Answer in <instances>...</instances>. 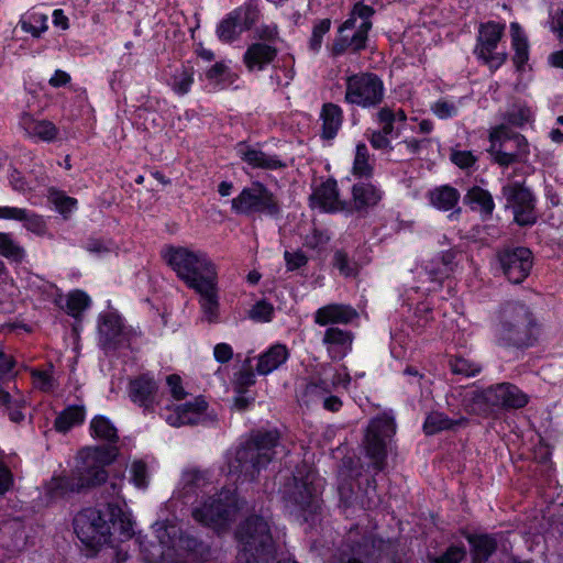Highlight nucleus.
Masks as SVG:
<instances>
[{
    "instance_id": "nucleus-1",
    "label": "nucleus",
    "mask_w": 563,
    "mask_h": 563,
    "mask_svg": "<svg viewBox=\"0 0 563 563\" xmlns=\"http://www.w3.org/2000/svg\"><path fill=\"white\" fill-rule=\"evenodd\" d=\"M110 525L118 527L128 538L133 533L132 521L118 503H108L106 514L97 508H86L74 518V530L78 539L92 549L108 541Z\"/></svg>"
},
{
    "instance_id": "nucleus-2",
    "label": "nucleus",
    "mask_w": 563,
    "mask_h": 563,
    "mask_svg": "<svg viewBox=\"0 0 563 563\" xmlns=\"http://www.w3.org/2000/svg\"><path fill=\"white\" fill-rule=\"evenodd\" d=\"M279 437L276 431H256L239 446L229 460V473L236 479L254 481L275 457Z\"/></svg>"
},
{
    "instance_id": "nucleus-3",
    "label": "nucleus",
    "mask_w": 563,
    "mask_h": 563,
    "mask_svg": "<svg viewBox=\"0 0 563 563\" xmlns=\"http://www.w3.org/2000/svg\"><path fill=\"white\" fill-rule=\"evenodd\" d=\"M163 256L189 288L201 290L217 285V268L206 252L185 246H168Z\"/></svg>"
},
{
    "instance_id": "nucleus-4",
    "label": "nucleus",
    "mask_w": 563,
    "mask_h": 563,
    "mask_svg": "<svg viewBox=\"0 0 563 563\" xmlns=\"http://www.w3.org/2000/svg\"><path fill=\"white\" fill-rule=\"evenodd\" d=\"M238 563H268L275 547L268 523L258 516L247 518L238 529Z\"/></svg>"
},
{
    "instance_id": "nucleus-5",
    "label": "nucleus",
    "mask_w": 563,
    "mask_h": 563,
    "mask_svg": "<svg viewBox=\"0 0 563 563\" xmlns=\"http://www.w3.org/2000/svg\"><path fill=\"white\" fill-rule=\"evenodd\" d=\"M118 455L113 445L85 448L80 450L77 465L71 471L80 490L89 489L104 483L108 478L106 466L111 464Z\"/></svg>"
},
{
    "instance_id": "nucleus-6",
    "label": "nucleus",
    "mask_w": 563,
    "mask_h": 563,
    "mask_svg": "<svg viewBox=\"0 0 563 563\" xmlns=\"http://www.w3.org/2000/svg\"><path fill=\"white\" fill-rule=\"evenodd\" d=\"M536 336V323L528 307L522 303H508L501 312L499 340L505 345L529 346Z\"/></svg>"
},
{
    "instance_id": "nucleus-7",
    "label": "nucleus",
    "mask_w": 563,
    "mask_h": 563,
    "mask_svg": "<svg viewBox=\"0 0 563 563\" xmlns=\"http://www.w3.org/2000/svg\"><path fill=\"white\" fill-rule=\"evenodd\" d=\"M374 10L365 4L356 3L351 16L339 27L338 36L330 48L332 56H339L347 49L358 52L365 47L367 32L372 27L369 18Z\"/></svg>"
},
{
    "instance_id": "nucleus-8",
    "label": "nucleus",
    "mask_w": 563,
    "mask_h": 563,
    "mask_svg": "<svg viewBox=\"0 0 563 563\" xmlns=\"http://www.w3.org/2000/svg\"><path fill=\"white\" fill-rule=\"evenodd\" d=\"M390 548V542L363 533L358 527L351 528L333 563H372Z\"/></svg>"
},
{
    "instance_id": "nucleus-9",
    "label": "nucleus",
    "mask_w": 563,
    "mask_h": 563,
    "mask_svg": "<svg viewBox=\"0 0 563 563\" xmlns=\"http://www.w3.org/2000/svg\"><path fill=\"white\" fill-rule=\"evenodd\" d=\"M385 96V88L382 79L373 73H358L347 76L345 79L346 103L362 108L378 107Z\"/></svg>"
},
{
    "instance_id": "nucleus-10",
    "label": "nucleus",
    "mask_w": 563,
    "mask_h": 563,
    "mask_svg": "<svg viewBox=\"0 0 563 563\" xmlns=\"http://www.w3.org/2000/svg\"><path fill=\"white\" fill-rule=\"evenodd\" d=\"M489 140L488 152L500 166H509L522 161L529 153L526 137L511 132L506 125L495 128L489 134Z\"/></svg>"
},
{
    "instance_id": "nucleus-11",
    "label": "nucleus",
    "mask_w": 563,
    "mask_h": 563,
    "mask_svg": "<svg viewBox=\"0 0 563 563\" xmlns=\"http://www.w3.org/2000/svg\"><path fill=\"white\" fill-rule=\"evenodd\" d=\"M232 210L238 214L251 216L254 213H265L276 217L280 212V207L275 195L269 191L262 183L255 181L250 187H245L232 199Z\"/></svg>"
},
{
    "instance_id": "nucleus-12",
    "label": "nucleus",
    "mask_w": 563,
    "mask_h": 563,
    "mask_svg": "<svg viewBox=\"0 0 563 563\" xmlns=\"http://www.w3.org/2000/svg\"><path fill=\"white\" fill-rule=\"evenodd\" d=\"M396 426L387 415L373 419L366 430L364 445L367 457L377 472L384 470L387 457V439L395 434Z\"/></svg>"
},
{
    "instance_id": "nucleus-13",
    "label": "nucleus",
    "mask_w": 563,
    "mask_h": 563,
    "mask_svg": "<svg viewBox=\"0 0 563 563\" xmlns=\"http://www.w3.org/2000/svg\"><path fill=\"white\" fill-rule=\"evenodd\" d=\"M154 530L158 544H151L146 548L141 543L144 559L148 563H158L159 561L166 562L172 560V552L177 548H181L185 540L181 536L180 528L174 523L156 522ZM187 547H191V543H196L195 540H186Z\"/></svg>"
},
{
    "instance_id": "nucleus-14",
    "label": "nucleus",
    "mask_w": 563,
    "mask_h": 563,
    "mask_svg": "<svg viewBox=\"0 0 563 563\" xmlns=\"http://www.w3.org/2000/svg\"><path fill=\"white\" fill-rule=\"evenodd\" d=\"M505 31V24L489 21L478 27L477 44L474 53L490 69H497L507 59L505 52H496Z\"/></svg>"
},
{
    "instance_id": "nucleus-15",
    "label": "nucleus",
    "mask_w": 563,
    "mask_h": 563,
    "mask_svg": "<svg viewBox=\"0 0 563 563\" xmlns=\"http://www.w3.org/2000/svg\"><path fill=\"white\" fill-rule=\"evenodd\" d=\"M234 511V498L229 490H225L218 496L209 497L201 507L195 508L192 517L202 525L221 529L231 520Z\"/></svg>"
},
{
    "instance_id": "nucleus-16",
    "label": "nucleus",
    "mask_w": 563,
    "mask_h": 563,
    "mask_svg": "<svg viewBox=\"0 0 563 563\" xmlns=\"http://www.w3.org/2000/svg\"><path fill=\"white\" fill-rule=\"evenodd\" d=\"M506 198V207L512 209L516 223L531 225L537 220L534 198L531 191L519 183L508 184L503 187Z\"/></svg>"
},
{
    "instance_id": "nucleus-17",
    "label": "nucleus",
    "mask_w": 563,
    "mask_h": 563,
    "mask_svg": "<svg viewBox=\"0 0 563 563\" xmlns=\"http://www.w3.org/2000/svg\"><path fill=\"white\" fill-rule=\"evenodd\" d=\"M500 267L512 284H520L532 267V253L527 247L506 249L498 253Z\"/></svg>"
},
{
    "instance_id": "nucleus-18",
    "label": "nucleus",
    "mask_w": 563,
    "mask_h": 563,
    "mask_svg": "<svg viewBox=\"0 0 563 563\" xmlns=\"http://www.w3.org/2000/svg\"><path fill=\"white\" fill-rule=\"evenodd\" d=\"M284 497L302 511L316 514L320 508L319 499L316 494V489L312 486L310 475H307L302 479H298L297 476H294L291 483L286 485Z\"/></svg>"
},
{
    "instance_id": "nucleus-19",
    "label": "nucleus",
    "mask_w": 563,
    "mask_h": 563,
    "mask_svg": "<svg viewBox=\"0 0 563 563\" xmlns=\"http://www.w3.org/2000/svg\"><path fill=\"white\" fill-rule=\"evenodd\" d=\"M257 20V12L251 7H241L233 10L218 25L217 33L221 41L232 42L245 30H249Z\"/></svg>"
},
{
    "instance_id": "nucleus-20",
    "label": "nucleus",
    "mask_w": 563,
    "mask_h": 563,
    "mask_svg": "<svg viewBox=\"0 0 563 563\" xmlns=\"http://www.w3.org/2000/svg\"><path fill=\"white\" fill-rule=\"evenodd\" d=\"M353 339L352 332L331 327L325 330L322 343L327 347L329 357L339 361L352 350Z\"/></svg>"
},
{
    "instance_id": "nucleus-21",
    "label": "nucleus",
    "mask_w": 563,
    "mask_h": 563,
    "mask_svg": "<svg viewBox=\"0 0 563 563\" xmlns=\"http://www.w3.org/2000/svg\"><path fill=\"white\" fill-rule=\"evenodd\" d=\"M236 152L241 159L252 168L275 170L286 167V164L278 156L267 154L243 142L238 144Z\"/></svg>"
},
{
    "instance_id": "nucleus-22",
    "label": "nucleus",
    "mask_w": 563,
    "mask_h": 563,
    "mask_svg": "<svg viewBox=\"0 0 563 563\" xmlns=\"http://www.w3.org/2000/svg\"><path fill=\"white\" fill-rule=\"evenodd\" d=\"M494 410L503 408H522L527 405V396L515 385L501 383L490 386Z\"/></svg>"
},
{
    "instance_id": "nucleus-23",
    "label": "nucleus",
    "mask_w": 563,
    "mask_h": 563,
    "mask_svg": "<svg viewBox=\"0 0 563 563\" xmlns=\"http://www.w3.org/2000/svg\"><path fill=\"white\" fill-rule=\"evenodd\" d=\"M0 219L20 221L27 231L40 236L45 235L47 231L43 217L27 209L8 206L0 207Z\"/></svg>"
},
{
    "instance_id": "nucleus-24",
    "label": "nucleus",
    "mask_w": 563,
    "mask_h": 563,
    "mask_svg": "<svg viewBox=\"0 0 563 563\" xmlns=\"http://www.w3.org/2000/svg\"><path fill=\"white\" fill-rule=\"evenodd\" d=\"M157 388V384L153 378L142 375L130 382L129 396L134 404H137L145 410H152L156 402Z\"/></svg>"
},
{
    "instance_id": "nucleus-25",
    "label": "nucleus",
    "mask_w": 563,
    "mask_h": 563,
    "mask_svg": "<svg viewBox=\"0 0 563 563\" xmlns=\"http://www.w3.org/2000/svg\"><path fill=\"white\" fill-rule=\"evenodd\" d=\"M357 316V311L349 305L330 303L314 312V322L321 327L334 323L347 324Z\"/></svg>"
},
{
    "instance_id": "nucleus-26",
    "label": "nucleus",
    "mask_w": 563,
    "mask_h": 563,
    "mask_svg": "<svg viewBox=\"0 0 563 563\" xmlns=\"http://www.w3.org/2000/svg\"><path fill=\"white\" fill-rule=\"evenodd\" d=\"M461 406L468 415L487 417L494 412L490 388L470 390L463 394Z\"/></svg>"
},
{
    "instance_id": "nucleus-27",
    "label": "nucleus",
    "mask_w": 563,
    "mask_h": 563,
    "mask_svg": "<svg viewBox=\"0 0 563 563\" xmlns=\"http://www.w3.org/2000/svg\"><path fill=\"white\" fill-rule=\"evenodd\" d=\"M207 409V402L203 398L197 397L194 401L177 407L174 413H170L166 421L173 427L184 424H195L199 421V416Z\"/></svg>"
},
{
    "instance_id": "nucleus-28",
    "label": "nucleus",
    "mask_w": 563,
    "mask_h": 563,
    "mask_svg": "<svg viewBox=\"0 0 563 563\" xmlns=\"http://www.w3.org/2000/svg\"><path fill=\"white\" fill-rule=\"evenodd\" d=\"M20 125L27 136L37 137L44 142H53L58 135L57 126L48 120H36L29 113H23Z\"/></svg>"
},
{
    "instance_id": "nucleus-29",
    "label": "nucleus",
    "mask_w": 563,
    "mask_h": 563,
    "mask_svg": "<svg viewBox=\"0 0 563 563\" xmlns=\"http://www.w3.org/2000/svg\"><path fill=\"white\" fill-rule=\"evenodd\" d=\"M468 419L462 415L456 418H449L440 411L430 412L423 423V431L427 435H432L445 430H456L466 427Z\"/></svg>"
},
{
    "instance_id": "nucleus-30",
    "label": "nucleus",
    "mask_w": 563,
    "mask_h": 563,
    "mask_svg": "<svg viewBox=\"0 0 563 563\" xmlns=\"http://www.w3.org/2000/svg\"><path fill=\"white\" fill-rule=\"evenodd\" d=\"M79 482H76L73 474L53 476L44 485V494L49 500L66 498L71 494L81 493Z\"/></svg>"
},
{
    "instance_id": "nucleus-31",
    "label": "nucleus",
    "mask_w": 563,
    "mask_h": 563,
    "mask_svg": "<svg viewBox=\"0 0 563 563\" xmlns=\"http://www.w3.org/2000/svg\"><path fill=\"white\" fill-rule=\"evenodd\" d=\"M277 56V49L274 46L264 43L252 44L244 54V63L250 70L263 69L271 64Z\"/></svg>"
},
{
    "instance_id": "nucleus-32",
    "label": "nucleus",
    "mask_w": 563,
    "mask_h": 563,
    "mask_svg": "<svg viewBox=\"0 0 563 563\" xmlns=\"http://www.w3.org/2000/svg\"><path fill=\"white\" fill-rule=\"evenodd\" d=\"M353 205L357 211L376 206L382 199L380 190L371 183L360 181L352 188Z\"/></svg>"
},
{
    "instance_id": "nucleus-33",
    "label": "nucleus",
    "mask_w": 563,
    "mask_h": 563,
    "mask_svg": "<svg viewBox=\"0 0 563 563\" xmlns=\"http://www.w3.org/2000/svg\"><path fill=\"white\" fill-rule=\"evenodd\" d=\"M288 350L285 345L275 344L258 357L256 372L260 375H268L277 369L288 358Z\"/></svg>"
},
{
    "instance_id": "nucleus-34",
    "label": "nucleus",
    "mask_w": 563,
    "mask_h": 563,
    "mask_svg": "<svg viewBox=\"0 0 563 563\" xmlns=\"http://www.w3.org/2000/svg\"><path fill=\"white\" fill-rule=\"evenodd\" d=\"M330 391L329 385L325 382L310 383L306 386L305 396L308 398L307 401H322L323 408L336 412L342 407V401L336 396H328Z\"/></svg>"
},
{
    "instance_id": "nucleus-35",
    "label": "nucleus",
    "mask_w": 563,
    "mask_h": 563,
    "mask_svg": "<svg viewBox=\"0 0 563 563\" xmlns=\"http://www.w3.org/2000/svg\"><path fill=\"white\" fill-rule=\"evenodd\" d=\"M320 119L322 120V137L331 140L342 125L343 111L338 104L328 102L321 109Z\"/></svg>"
},
{
    "instance_id": "nucleus-36",
    "label": "nucleus",
    "mask_w": 563,
    "mask_h": 563,
    "mask_svg": "<svg viewBox=\"0 0 563 563\" xmlns=\"http://www.w3.org/2000/svg\"><path fill=\"white\" fill-rule=\"evenodd\" d=\"M317 203L325 211H335L341 209L338 187L335 180H327L318 187L313 194Z\"/></svg>"
},
{
    "instance_id": "nucleus-37",
    "label": "nucleus",
    "mask_w": 563,
    "mask_h": 563,
    "mask_svg": "<svg viewBox=\"0 0 563 563\" xmlns=\"http://www.w3.org/2000/svg\"><path fill=\"white\" fill-rule=\"evenodd\" d=\"M467 540L473 548V563H485L497 548L496 540L487 534L468 536Z\"/></svg>"
},
{
    "instance_id": "nucleus-38",
    "label": "nucleus",
    "mask_w": 563,
    "mask_h": 563,
    "mask_svg": "<svg viewBox=\"0 0 563 563\" xmlns=\"http://www.w3.org/2000/svg\"><path fill=\"white\" fill-rule=\"evenodd\" d=\"M464 201L470 205L473 210H478L485 216H490L495 208L492 195L477 186L467 191Z\"/></svg>"
},
{
    "instance_id": "nucleus-39",
    "label": "nucleus",
    "mask_w": 563,
    "mask_h": 563,
    "mask_svg": "<svg viewBox=\"0 0 563 563\" xmlns=\"http://www.w3.org/2000/svg\"><path fill=\"white\" fill-rule=\"evenodd\" d=\"M460 194L451 186H441L430 192V201L435 208L449 211L459 202Z\"/></svg>"
},
{
    "instance_id": "nucleus-40",
    "label": "nucleus",
    "mask_w": 563,
    "mask_h": 563,
    "mask_svg": "<svg viewBox=\"0 0 563 563\" xmlns=\"http://www.w3.org/2000/svg\"><path fill=\"white\" fill-rule=\"evenodd\" d=\"M101 341L104 346L115 349L122 341V328L114 317H107L99 327Z\"/></svg>"
},
{
    "instance_id": "nucleus-41",
    "label": "nucleus",
    "mask_w": 563,
    "mask_h": 563,
    "mask_svg": "<svg viewBox=\"0 0 563 563\" xmlns=\"http://www.w3.org/2000/svg\"><path fill=\"white\" fill-rule=\"evenodd\" d=\"M181 483L185 497L190 494H198V490L205 492L211 485L208 473L198 470L186 471L183 474Z\"/></svg>"
},
{
    "instance_id": "nucleus-42",
    "label": "nucleus",
    "mask_w": 563,
    "mask_h": 563,
    "mask_svg": "<svg viewBox=\"0 0 563 563\" xmlns=\"http://www.w3.org/2000/svg\"><path fill=\"white\" fill-rule=\"evenodd\" d=\"M0 255L14 263H21L25 257V250L18 244L9 233L0 232ZM4 269L0 261V273Z\"/></svg>"
},
{
    "instance_id": "nucleus-43",
    "label": "nucleus",
    "mask_w": 563,
    "mask_h": 563,
    "mask_svg": "<svg viewBox=\"0 0 563 563\" xmlns=\"http://www.w3.org/2000/svg\"><path fill=\"white\" fill-rule=\"evenodd\" d=\"M85 411L82 407L70 406L63 410L55 419V429L59 432H67L74 426L80 424L84 421Z\"/></svg>"
},
{
    "instance_id": "nucleus-44",
    "label": "nucleus",
    "mask_w": 563,
    "mask_h": 563,
    "mask_svg": "<svg viewBox=\"0 0 563 563\" xmlns=\"http://www.w3.org/2000/svg\"><path fill=\"white\" fill-rule=\"evenodd\" d=\"M510 32L515 48L514 62L517 66H521L528 60V42L517 22L510 24Z\"/></svg>"
},
{
    "instance_id": "nucleus-45",
    "label": "nucleus",
    "mask_w": 563,
    "mask_h": 563,
    "mask_svg": "<svg viewBox=\"0 0 563 563\" xmlns=\"http://www.w3.org/2000/svg\"><path fill=\"white\" fill-rule=\"evenodd\" d=\"M200 296V303L205 318L209 322H213L218 317L219 302L217 298V285H211L210 288L196 290Z\"/></svg>"
},
{
    "instance_id": "nucleus-46",
    "label": "nucleus",
    "mask_w": 563,
    "mask_h": 563,
    "mask_svg": "<svg viewBox=\"0 0 563 563\" xmlns=\"http://www.w3.org/2000/svg\"><path fill=\"white\" fill-rule=\"evenodd\" d=\"M92 435L100 440L115 443L119 439L115 427L106 417H95L90 423Z\"/></svg>"
},
{
    "instance_id": "nucleus-47",
    "label": "nucleus",
    "mask_w": 563,
    "mask_h": 563,
    "mask_svg": "<svg viewBox=\"0 0 563 563\" xmlns=\"http://www.w3.org/2000/svg\"><path fill=\"white\" fill-rule=\"evenodd\" d=\"M373 170L367 146L364 143L357 144L353 163V175L360 178H369L373 175Z\"/></svg>"
},
{
    "instance_id": "nucleus-48",
    "label": "nucleus",
    "mask_w": 563,
    "mask_h": 563,
    "mask_svg": "<svg viewBox=\"0 0 563 563\" xmlns=\"http://www.w3.org/2000/svg\"><path fill=\"white\" fill-rule=\"evenodd\" d=\"M194 74L192 67L183 66L176 69L169 81L172 89L178 95H186L194 82Z\"/></svg>"
},
{
    "instance_id": "nucleus-49",
    "label": "nucleus",
    "mask_w": 563,
    "mask_h": 563,
    "mask_svg": "<svg viewBox=\"0 0 563 563\" xmlns=\"http://www.w3.org/2000/svg\"><path fill=\"white\" fill-rule=\"evenodd\" d=\"M48 199L64 218H67L77 206L75 198L66 196L63 191L56 189L49 190Z\"/></svg>"
},
{
    "instance_id": "nucleus-50",
    "label": "nucleus",
    "mask_w": 563,
    "mask_h": 563,
    "mask_svg": "<svg viewBox=\"0 0 563 563\" xmlns=\"http://www.w3.org/2000/svg\"><path fill=\"white\" fill-rule=\"evenodd\" d=\"M331 29V20L322 19L314 23L312 27V33L309 40V49L313 53H318L322 46L323 36Z\"/></svg>"
},
{
    "instance_id": "nucleus-51",
    "label": "nucleus",
    "mask_w": 563,
    "mask_h": 563,
    "mask_svg": "<svg viewBox=\"0 0 563 563\" xmlns=\"http://www.w3.org/2000/svg\"><path fill=\"white\" fill-rule=\"evenodd\" d=\"M450 367L453 374L472 377L477 375L482 367L467 358L454 357L450 361Z\"/></svg>"
},
{
    "instance_id": "nucleus-52",
    "label": "nucleus",
    "mask_w": 563,
    "mask_h": 563,
    "mask_svg": "<svg viewBox=\"0 0 563 563\" xmlns=\"http://www.w3.org/2000/svg\"><path fill=\"white\" fill-rule=\"evenodd\" d=\"M89 306V297L80 290L69 294L67 298V312L73 317H78Z\"/></svg>"
},
{
    "instance_id": "nucleus-53",
    "label": "nucleus",
    "mask_w": 563,
    "mask_h": 563,
    "mask_svg": "<svg viewBox=\"0 0 563 563\" xmlns=\"http://www.w3.org/2000/svg\"><path fill=\"white\" fill-rule=\"evenodd\" d=\"M333 265L345 277L354 276L357 272L356 263L350 260L347 254L342 250H339L334 253Z\"/></svg>"
},
{
    "instance_id": "nucleus-54",
    "label": "nucleus",
    "mask_w": 563,
    "mask_h": 563,
    "mask_svg": "<svg viewBox=\"0 0 563 563\" xmlns=\"http://www.w3.org/2000/svg\"><path fill=\"white\" fill-rule=\"evenodd\" d=\"M46 21L47 16L44 14H32L29 20L21 21V27L23 31L38 37L47 29Z\"/></svg>"
},
{
    "instance_id": "nucleus-55",
    "label": "nucleus",
    "mask_w": 563,
    "mask_h": 563,
    "mask_svg": "<svg viewBox=\"0 0 563 563\" xmlns=\"http://www.w3.org/2000/svg\"><path fill=\"white\" fill-rule=\"evenodd\" d=\"M432 112L442 120L455 117L459 111V107L451 100L439 99L431 106Z\"/></svg>"
},
{
    "instance_id": "nucleus-56",
    "label": "nucleus",
    "mask_w": 563,
    "mask_h": 563,
    "mask_svg": "<svg viewBox=\"0 0 563 563\" xmlns=\"http://www.w3.org/2000/svg\"><path fill=\"white\" fill-rule=\"evenodd\" d=\"M255 384V375L252 372L251 366L247 368H243L235 374V378L233 382L234 390L236 394H244L247 387L253 386Z\"/></svg>"
},
{
    "instance_id": "nucleus-57",
    "label": "nucleus",
    "mask_w": 563,
    "mask_h": 563,
    "mask_svg": "<svg viewBox=\"0 0 563 563\" xmlns=\"http://www.w3.org/2000/svg\"><path fill=\"white\" fill-rule=\"evenodd\" d=\"M465 555L464 547L452 545L442 555L432 558L431 563H460Z\"/></svg>"
},
{
    "instance_id": "nucleus-58",
    "label": "nucleus",
    "mask_w": 563,
    "mask_h": 563,
    "mask_svg": "<svg viewBox=\"0 0 563 563\" xmlns=\"http://www.w3.org/2000/svg\"><path fill=\"white\" fill-rule=\"evenodd\" d=\"M131 479L134 483V485L139 488H146L147 487V467L146 464L142 461H135L131 465Z\"/></svg>"
},
{
    "instance_id": "nucleus-59",
    "label": "nucleus",
    "mask_w": 563,
    "mask_h": 563,
    "mask_svg": "<svg viewBox=\"0 0 563 563\" xmlns=\"http://www.w3.org/2000/svg\"><path fill=\"white\" fill-rule=\"evenodd\" d=\"M531 119V111L523 106L514 107L507 114V121L516 126H522Z\"/></svg>"
},
{
    "instance_id": "nucleus-60",
    "label": "nucleus",
    "mask_w": 563,
    "mask_h": 563,
    "mask_svg": "<svg viewBox=\"0 0 563 563\" xmlns=\"http://www.w3.org/2000/svg\"><path fill=\"white\" fill-rule=\"evenodd\" d=\"M273 306L266 301H258L250 310V318L255 321L267 322L272 319Z\"/></svg>"
},
{
    "instance_id": "nucleus-61",
    "label": "nucleus",
    "mask_w": 563,
    "mask_h": 563,
    "mask_svg": "<svg viewBox=\"0 0 563 563\" xmlns=\"http://www.w3.org/2000/svg\"><path fill=\"white\" fill-rule=\"evenodd\" d=\"M284 258L286 261L288 271L298 269V268L305 266L308 262L307 256L301 251H296V252L286 251L284 253Z\"/></svg>"
},
{
    "instance_id": "nucleus-62",
    "label": "nucleus",
    "mask_w": 563,
    "mask_h": 563,
    "mask_svg": "<svg viewBox=\"0 0 563 563\" xmlns=\"http://www.w3.org/2000/svg\"><path fill=\"white\" fill-rule=\"evenodd\" d=\"M451 161L460 168H468L476 162V157L470 151H453Z\"/></svg>"
},
{
    "instance_id": "nucleus-63",
    "label": "nucleus",
    "mask_w": 563,
    "mask_h": 563,
    "mask_svg": "<svg viewBox=\"0 0 563 563\" xmlns=\"http://www.w3.org/2000/svg\"><path fill=\"white\" fill-rule=\"evenodd\" d=\"M368 141L371 145L375 150L389 152L393 150L390 141L387 135L380 133L378 130H375L371 133Z\"/></svg>"
},
{
    "instance_id": "nucleus-64",
    "label": "nucleus",
    "mask_w": 563,
    "mask_h": 563,
    "mask_svg": "<svg viewBox=\"0 0 563 563\" xmlns=\"http://www.w3.org/2000/svg\"><path fill=\"white\" fill-rule=\"evenodd\" d=\"M166 383L169 387V391L172 394V396L176 399V400H181L185 398L186 396V391L181 385V378L180 376L176 375V374H173V375H169L167 376L166 378Z\"/></svg>"
}]
</instances>
